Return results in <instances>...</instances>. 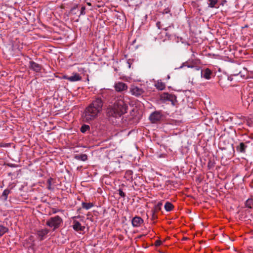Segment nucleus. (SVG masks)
Wrapping results in <instances>:
<instances>
[{"instance_id":"obj_2","label":"nucleus","mask_w":253,"mask_h":253,"mask_svg":"<svg viewBox=\"0 0 253 253\" xmlns=\"http://www.w3.org/2000/svg\"><path fill=\"white\" fill-rule=\"evenodd\" d=\"M127 107L123 98H118L114 105L108 108L107 115L109 117H120L127 112Z\"/></svg>"},{"instance_id":"obj_23","label":"nucleus","mask_w":253,"mask_h":253,"mask_svg":"<svg viewBox=\"0 0 253 253\" xmlns=\"http://www.w3.org/2000/svg\"><path fill=\"white\" fill-rule=\"evenodd\" d=\"M90 127L88 125H84L81 127V131L83 133L85 132L87 130H89Z\"/></svg>"},{"instance_id":"obj_7","label":"nucleus","mask_w":253,"mask_h":253,"mask_svg":"<svg viewBox=\"0 0 253 253\" xmlns=\"http://www.w3.org/2000/svg\"><path fill=\"white\" fill-rule=\"evenodd\" d=\"M114 88L116 91L122 92L126 90L127 89V86L125 83L119 82L115 84Z\"/></svg>"},{"instance_id":"obj_22","label":"nucleus","mask_w":253,"mask_h":253,"mask_svg":"<svg viewBox=\"0 0 253 253\" xmlns=\"http://www.w3.org/2000/svg\"><path fill=\"white\" fill-rule=\"evenodd\" d=\"M209 6L211 8H213L215 7V5L217 3L218 0H208Z\"/></svg>"},{"instance_id":"obj_13","label":"nucleus","mask_w":253,"mask_h":253,"mask_svg":"<svg viewBox=\"0 0 253 253\" xmlns=\"http://www.w3.org/2000/svg\"><path fill=\"white\" fill-rule=\"evenodd\" d=\"M249 143L250 141H246L245 143H240L239 145L236 147L237 150L241 153H245L246 149L247 147L246 144Z\"/></svg>"},{"instance_id":"obj_30","label":"nucleus","mask_w":253,"mask_h":253,"mask_svg":"<svg viewBox=\"0 0 253 253\" xmlns=\"http://www.w3.org/2000/svg\"><path fill=\"white\" fill-rule=\"evenodd\" d=\"M152 212H153V214H152V219H154L155 218H157V215L155 214V213L156 212H154V211H152Z\"/></svg>"},{"instance_id":"obj_25","label":"nucleus","mask_w":253,"mask_h":253,"mask_svg":"<svg viewBox=\"0 0 253 253\" xmlns=\"http://www.w3.org/2000/svg\"><path fill=\"white\" fill-rule=\"evenodd\" d=\"M10 190L7 189H5L3 191V192L2 193V196L4 197V200H7V196L10 193Z\"/></svg>"},{"instance_id":"obj_16","label":"nucleus","mask_w":253,"mask_h":253,"mask_svg":"<svg viewBox=\"0 0 253 253\" xmlns=\"http://www.w3.org/2000/svg\"><path fill=\"white\" fill-rule=\"evenodd\" d=\"M75 159L81 160L82 161H85L87 160V156L85 154H82L81 155H75L74 156Z\"/></svg>"},{"instance_id":"obj_28","label":"nucleus","mask_w":253,"mask_h":253,"mask_svg":"<svg viewBox=\"0 0 253 253\" xmlns=\"http://www.w3.org/2000/svg\"><path fill=\"white\" fill-rule=\"evenodd\" d=\"M53 180V179L51 178H50L49 179H48L47 180V183H48V188L49 189H51V181Z\"/></svg>"},{"instance_id":"obj_21","label":"nucleus","mask_w":253,"mask_h":253,"mask_svg":"<svg viewBox=\"0 0 253 253\" xmlns=\"http://www.w3.org/2000/svg\"><path fill=\"white\" fill-rule=\"evenodd\" d=\"M162 206V203L161 202H159L153 208L152 211H154V212H158L161 209V207Z\"/></svg>"},{"instance_id":"obj_5","label":"nucleus","mask_w":253,"mask_h":253,"mask_svg":"<svg viewBox=\"0 0 253 253\" xmlns=\"http://www.w3.org/2000/svg\"><path fill=\"white\" fill-rule=\"evenodd\" d=\"M161 98L165 100L170 101L173 105H174L176 102V97L172 94L165 93L162 95Z\"/></svg>"},{"instance_id":"obj_18","label":"nucleus","mask_w":253,"mask_h":253,"mask_svg":"<svg viewBox=\"0 0 253 253\" xmlns=\"http://www.w3.org/2000/svg\"><path fill=\"white\" fill-rule=\"evenodd\" d=\"M93 206V204L91 203H82V207L86 210H88Z\"/></svg>"},{"instance_id":"obj_9","label":"nucleus","mask_w":253,"mask_h":253,"mask_svg":"<svg viewBox=\"0 0 253 253\" xmlns=\"http://www.w3.org/2000/svg\"><path fill=\"white\" fill-rule=\"evenodd\" d=\"M63 78L67 79L70 82H76L81 81L82 80V77L77 73H73V75L71 77H68L67 76H64Z\"/></svg>"},{"instance_id":"obj_34","label":"nucleus","mask_w":253,"mask_h":253,"mask_svg":"<svg viewBox=\"0 0 253 253\" xmlns=\"http://www.w3.org/2000/svg\"><path fill=\"white\" fill-rule=\"evenodd\" d=\"M87 4L88 5H89V6H90V5H91V3H90V2H87Z\"/></svg>"},{"instance_id":"obj_20","label":"nucleus","mask_w":253,"mask_h":253,"mask_svg":"<svg viewBox=\"0 0 253 253\" xmlns=\"http://www.w3.org/2000/svg\"><path fill=\"white\" fill-rule=\"evenodd\" d=\"M156 86L157 88L162 90L165 88V84L164 83L161 82H158V83L156 84Z\"/></svg>"},{"instance_id":"obj_36","label":"nucleus","mask_w":253,"mask_h":253,"mask_svg":"<svg viewBox=\"0 0 253 253\" xmlns=\"http://www.w3.org/2000/svg\"><path fill=\"white\" fill-rule=\"evenodd\" d=\"M210 166H211V162H210L208 164V167H210Z\"/></svg>"},{"instance_id":"obj_31","label":"nucleus","mask_w":253,"mask_h":253,"mask_svg":"<svg viewBox=\"0 0 253 253\" xmlns=\"http://www.w3.org/2000/svg\"><path fill=\"white\" fill-rule=\"evenodd\" d=\"M156 26L158 27V29L161 28V24L160 22H157L156 23Z\"/></svg>"},{"instance_id":"obj_6","label":"nucleus","mask_w":253,"mask_h":253,"mask_svg":"<svg viewBox=\"0 0 253 253\" xmlns=\"http://www.w3.org/2000/svg\"><path fill=\"white\" fill-rule=\"evenodd\" d=\"M130 92L132 95L138 97L144 93V90L138 86H132L130 88Z\"/></svg>"},{"instance_id":"obj_27","label":"nucleus","mask_w":253,"mask_h":253,"mask_svg":"<svg viewBox=\"0 0 253 253\" xmlns=\"http://www.w3.org/2000/svg\"><path fill=\"white\" fill-rule=\"evenodd\" d=\"M85 7L84 6H82L81 8L80 14L81 15H84L85 14Z\"/></svg>"},{"instance_id":"obj_26","label":"nucleus","mask_w":253,"mask_h":253,"mask_svg":"<svg viewBox=\"0 0 253 253\" xmlns=\"http://www.w3.org/2000/svg\"><path fill=\"white\" fill-rule=\"evenodd\" d=\"M119 194L122 197L124 198L126 196L125 193L123 191V190L121 189H119Z\"/></svg>"},{"instance_id":"obj_33","label":"nucleus","mask_w":253,"mask_h":253,"mask_svg":"<svg viewBox=\"0 0 253 253\" xmlns=\"http://www.w3.org/2000/svg\"><path fill=\"white\" fill-rule=\"evenodd\" d=\"M7 166L10 167H15L16 166L15 165H14V164H8Z\"/></svg>"},{"instance_id":"obj_4","label":"nucleus","mask_w":253,"mask_h":253,"mask_svg":"<svg viewBox=\"0 0 253 253\" xmlns=\"http://www.w3.org/2000/svg\"><path fill=\"white\" fill-rule=\"evenodd\" d=\"M162 116L160 112L155 111L150 115L149 119L152 123H156L161 120Z\"/></svg>"},{"instance_id":"obj_10","label":"nucleus","mask_w":253,"mask_h":253,"mask_svg":"<svg viewBox=\"0 0 253 253\" xmlns=\"http://www.w3.org/2000/svg\"><path fill=\"white\" fill-rule=\"evenodd\" d=\"M131 223L133 227H139L143 223V220L140 217L136 216L132 218Z\"/></svg>"},{"instance_id":"obj_17","label":"nucleus","mask_w":253,"mask_h":253,"mask_svg":"<svg viewBox=\"0 0 253 253\" xmlns=\"http://www.w3.org/2000/svg\"><path fill=\"white\" fill-rule=\"evenodd\" d=\"M174 206L173 205L169 202H167L165 205V209L168 211H170L173 210Z\"/></svg>"},{"instance_id":"obj_3","label":"nucleus","mask_w":253,"mask_h":253,"mask_svg":"<svg viewBox=\"0 0 253 253\" xmlns=\"http://www.w3.org/2000/svg\"><path fill=\"white\" fill-rule=\"evenodd\" d=\"M62 222V219L58 215L52 217L46 221V224L50 227H53L54 230L59 227Z\"/></svg>"},{"instance_id":"obj_8","label":"nucleus","mask_w":253,"mask_h":253,"mask_svg":"<svg viewBox=\"0 0 253 253\" xmlns=\"http://www.w3.org/2000/svg\"><path fill=\"white\" fill-rule=\"evenodd\" d=\"M42 66L33 61L29 62V68L36 72H39L42 69Z\"/></svg>"},{"instance_id":"obj_29","label":"nucleus","mask_w":253,"mask_h":253,"mask_svg":"<svg viewBox=\"0 0 253 253\" xmlns=\"http://www.w3.org/2000/svg\"><path fill=\"white\" fill-rule=\"evenodd\" d=\"M162 244V241H160V240H157L156 242H155V245L156 246H159L161 245Z\"/></svg>"},{"instance_id":"obj_11","label":"nucleus","mask_w":253,"mask_h":253,"mask_svg":"<svg viewBox=\"0 0 253 253\" xmlns=\"http://www.w3.org/2000/svg\"><path fill=\"white\" fill-rule=\"evenodd\" d=\"M73 228L76 231H83L85 229V226H82L81 223L77 220L73 222Z\"/></svg>"},{"instance_id":"obj_1","label":"nucleus","mask_w":253,"mask_h":253,"mask_svg":"<svg viewBox=\"0 0 253 253\" xmlns=\"http://www.w3.org/2000/svg\"><path fill=\"white\" fill-rule=\"evenodd\" d=\"M103 103L101 96L96 97L85 108L83 115L84 121L89 122L94 120L101 112Z\"/></svg>"},{"instance_id":"obj_32","label":"nucleus","mask_w":253,"mask_h":253,"mask_svg":"<svg viewBox=\"0 0 253 253\" xmlns=\"http://www.w3.org/2000/svg\"><path fill=\"white\" fill-rule=\"evenodd\" d=\"M78 7V5H76L74 7L72 8L71 9V12H73L74 10Z\"/></svg>"},{"instance_id":"obj_37","label":"nucleus","mask_w":253,"mask_h":253,"mask_svg":"<svg viewBox=\"0 0 253 253\" xmlns=\"http://www.w3.org/2000/svg\"><path fill=\"white\" fill-rule=\"evenodd\" d=\"M184 240H186V238H183Z\"/></svg>"},{"instance_id":"obj_24","label":"nucleus","mask_w":253,"mask_h":253,"mask_svg":"<svg viewBox=\"0 0 253 253\" xmlns=\"http://www.w3.org/2000/svg\"><path fill=\"white\" fill-rule=\"evenodd\" d=\"M253 205V200L252 199H249L246 202V206L249 208H252Z\"/></svg>"},{"instance_id":"obj_35","label":"nucleus","mask_w":253,"mask_h":253,"mask_svg":"<svg viewBox=\"0 0 253 253\" xmlns=\"http://www.w3.org/2000/svg\"><path fill=\"white\" fill-rule=\"evenodd\" d=\"M210 166H211V162H210L208 164V167H210Z\"/></svg>"},{"instance_id":"obj_15","label":"nucleus","mask_w":253,"mask_h":253,"mask_svg":"<svg viewBox=\"0 0 253 253\" xmlns=\"http://www.w3.org/2000/svg\"><path fill=\"white\" fill-rule=\"evenodd\" d=\"M211 71L209 68H207L204 71L203 77L206 79L209 80L211 78Z\"/></svg>"},{"instance_id":"obj_14","label":"nucleus","mask_w":253,"mask_h":253,"mask_svg":"<svg viewBox=\"0 0 253 253\" xmlns=\"http://www.w3.org/2000/svg\"><path fill=\"white\" fill-rule=\"evenodd\" d=\"M49 232V230L47 229H44L41 230H40L38 232V235L41 237L40 240H42L43 239V237L47 234Z\"/></svg>"},{"instance_id":"obj_12","label":"nucleus","mask_w":253,"mask_h":253,"mask_svg":"<svg viewBox=\"0 0 253 253\" xmlns=\"http://www.w3.org/2000/svg\"><path fill=\"white\" fill-rule=\"evenodd\" d=\"M184 66H187L188 68H194L196 66V62L193 59H189L183 63L180 68Z\"/></svg>"},{"instance_id":"obj_19","label":"nucleus","mask_w":253,"mask_h":253,"mask_svg":"<svg viewBox=\"0 0 253 253\" xmlns=\"http://www.w3.org/2000/svg\"><path fill=\"white\" fill-rule=\"evenodd\" d=\"M8 231V229L2 225H0V237Z\"/></svg>"}]
</instances>
